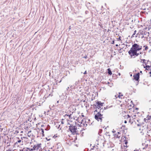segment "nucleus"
Returning a JSON list of instances; mask_svg holds the SVG:
<instances>
[{
  "instance_id": "33",
  "label": "nucleus",
  "mask_w": 151,
  "mask_h": 151,
  "mask_svg": "<svg viewBox=\"0 0 151 151\" xmlns=\"http://www.w3.org/2000/svg\"><path fill=\"white\" fill-rule=\"evenodd\" d=\"M118 40H121V39H120V37L119 38Z\"/></svg>"
},
{
  "instance_id": "30",
  "label": "nucleus",
  "mask_w": 151,
  "mask_h": 151,
  "mask_svg": "<svg viewBox=\"0 0 151 151\" xmlns=\"http://www.w3.org/2000/svg\"><path fill=\"white\" fill-rule=\"evenodd\" d=\"M7 151H12L11 150L9 149L8 150H7Z\"/></svg>"
},
{
  "instance_id": "11",
  "label": "nucleus",
  "mask_w": 151,
  "mask_h": 151,
  "mask_svg": "<svg viewBox=\"0 0 151 151\" xmlns=\"http://www.w3.org/2000/svg\"><path fill=\"white\" fill-rule=\"evenodd\" d=\"M107 70L108 71V73L110 75H111L112 74L111 71V69L110 68H108L107 69Z\"/></svg>"
},
{
  "instance_id": "12",
  "label": "nucleus",
  "mask_w": 151,
  "mask_h": 151,
  "mask_svg": "<svg viewBox=\"0 0 151 151\" xmlns=\"http://www.w3.org/2000/svg\"><path fill=\"white\" fill-rule=\"evenodd\" d=\"M124 138L125 139L124 140V144L126 145H127V144L128 143V142H127V140H126V138L125 137H124ZM126 147H127V145L126 146Z\"/></svg>"
},
{
  "instance_id": "47",
  "label": "nucleus",
  "mask_w": 151,
  "mask_h": 151,
  "mask_svg": "<svg viewBox=\"0 0 151 151\" xmlns=\"http://www.w3.org/2000/svg\"><path fill=\"white\" fill-rule=\"evenodd\" d=\"M115 97H116V98H117V97H116V95H115Z\"/></svg>"
},
{
  "instance_id": "43",
  "label": "nucleus",
  "mask_w": 151,
  "mask_h": 151,
  "mask_svg": "<svg viewBox=\"0 0 151 151\" xmlns=\"http://www.w3.org/2000/svg\"><path fill=\"white\" fill-rule=\"evenodd\" d=\"M83 120H82V122H81V124L83 123Z\"/></svg>"
},
{
  "instance_id": "8",
  "label": "nucleus",
  "mask_w": 151,
  "mask_h": 151,
  "mask_svg": "<svg viewBox=\"0 0 151 151\" xmlns=\"http://www.w3.org/2000/svg\"><path fill=\"white\" fill-rule=\"evenodd\" d=\"M31 149L28 148H24L20 151H31Z\"/></svg>"
},
{
  "instance_id": "2",
  "label": "nucleus",
  "mask_w": 151,
  "mask_h": 151,
  "mask_svg": "<svg viewBox=\"0 0 151 151\" xmlns=\"http://www.w3.org/2000/svg\"><path fill=\"white\" fill-rule=\"evenodd\" d=\"M102 110V109H101L100 111L98 112L97 114L95 115V118L96 119L100 122H101L102 121V119L104 118L103 116V114H101V111L103 112V111Z\"/></svg>"
},
{
  "instance_id": "24",
  "label": "nucleus",
  "mask_w": 151,
  "mask_h": 151,
  "mask_svg": "<svg viewBox=\"0 0 151 151\" xmlns=\"http://www.w3.org/2000/svg\"><path fill=\"white\" fill-rule=\"evenodd\" d=\"M112 132L113 133H115L116 132V131H115V130H114V129H113V130L112 131Z\"/></svg>"
},
{
  "instance_id": "34",
  "label": "nucleus",
  "mask_w": 151,
  "mask_h": 151,
  "mask_svg": "<svg viewBox=\"0 0 151 151\" xmlns=\"http://www.w3.org/2000/svg\"><path fill=\"white\" fill-rule=\"evenodd\" d=\"M96 111V112H97V110H95V111H94L95 112Z\"/></svg>"
},
{
  "instance_id": "27",
  "label": "nucleus",
  "mask_w": 151,
  "mask_h": 151,
  "mask_svg": "<svg viewBox=\"0 0 151 151\" xmlns=\"http://www.w3.org/2000/svg\"><path fill=\"white\" fill-rule=\"evenodd\" d=\"M31 132V130H30L28 132V134H29Z\"/></svg>"
},
{
  "instance_id": "41",
  "label": "nucleus",
  "mask_w": 151,
  "mask_h": 151,
  "mask_svg": "<svg viewBox=\"0 0 151 151\" xmlns=\"http://www.w3.org/2000/svg\"><path fill=\"white\" fill-rule=\"evenodd\" d=\"M142 71H140V73H142Z\"/></svg>"
},
{
  "instance_id": "18",
  "label": "nucleus",
  "mask_w": 151,
  "mask_h": 151,
  "mask_svg": "<svg viewBox=\"0 0 151 151\" xmlns=\"http://www.w3.org/2000/svg\"><path fill=\"white\" fill-rule=\"evenodd\" d=\"M144 47H145V50H147L148 49V47L147 46H144Z\"/></svg>"
},
{
  "instance_id": "42",
  "label": "nucleus",
  "mask_w": 151,
  "mask_h": 151,
  "mask_svg": "<svg viewBox=\"0 0 151 151\" xmlns=\"http://www.w3.org/2000/svg\"><path fill=\"white\" fill-rule=\"evenodd\" d=\"M58 102H59V101H57V103H58Z\"/></svg>"
},
{
  "instance_id": "44",
  "label": "nucleus",
  "mask_w": 151,
  "mask_h": 151,
  "mask_svg": "<svg viewBox=\"0 0 151 151\" xmlns=\"http://www.w3.org/2000/svg\"><path fill=\"white\" fill-rule=\"evenodd\" d=\"M140 54H142V53L141 52H140Z\"/></svg>"
},
{
  "instance_id": "23",
  "label": "nucleus",
  "mask_w": 151,
  "mask_h": 151,
  "mask_svg": "<svg viewBox=\"0 0 151 151\" xmlns=\"http://www.w3.org/2000/svg\"><path fill=\"white\" fill-rule=\"evenodd\" d=\"M83 58H85L86 59L87 58V55H86L84 57H83Z\"/></svg>"
},
{
  "instance_id": "26",
  "label": "nucleus",
  "mask_w": 151,
  "mask_h": 151,
  "mask_svg": "<svg viewBox=\"0 0 151 151\" xmlns=\"http://www.w3.org/2000/svg\"><path fill=\"white\" fill-rule=\"evenodd\" d=\"M83 73L84 74H85L87 73L86 71Z\"/></svg>"
},
{
  "instance_id": "5",
  "label": "nucleus",
  "mask_w": 151,
  "mask_h": 151,
  "mask_svg": "<svg viewBox=\"0 0 151 151\" xmlns=\"http://www.w3.org/2000/svg\"><path fill=\"white\" fill-rule=\"evenodd\" d=\"M137 51H129L128 52V53L132 57V56H134L135 55L136 56H137L139 54L138 53H137Z\"/></svg>"
},
{
  "instance_id": "25",
  "label": "nucleus",
  "mask_w": 151,
  "mask_h": 151,
  "mask_svg": "<svg viewBox=\"0 0 151 151\" xmlns=\"http://www.w3.org/2000/svg\"><path fill=\"white\" fill-rule=\"evenodd\" d=\"M66 115H67L66 114ZM67 116H68L69 117V118H70V116H71V114H70V115H67Z\"/></svg>"
},
{
  "instance_id": "21",
  "label": "nucleus",
  "mask_w": 151,
  "mask_h": 151,
  "mask_svg": "<svg viewBox=\"0 0 151 151\" xmlns=\"http://www.w3.org/2000/svg\"><path fill=\"white\" fill-rule=\"evenodd\" d=\"M134 151H141L139 149H139L137 150V149H136V150H134Z\"/></svg>"
},
{
  "instance_id": "16",
  "label": "nucleus",
  "mask_w": 151,
  "mask_h": 151,
  "mask_svg": "<svg viewBox=\"0 0 151 151\" xmlns=\"http://www.w3.org/2000/svg\"><path fill=\"white\" fill-rule=\"evenodd\" d=\"M41 130H42L41 133L42 134L43 136H44V129H41Z\"/></svg>"
},
{
  "instance_id": "9",
  "label": "nucleus",
  "mask_w": 151,
  "mask_h": 151,
  "mask_svg": "<svg viewBox=\"0 0 151 151\" xmlns=\"http://www.w3.org/2000/svg\"><path fill=\"white\" fill-rule=\"evenodd\" d=\"M120 133L119 132H118L117 133L115 134H114V137L116 138H120V136L119 135V134Z\"/></svg>"
},
{
  "instance_id": "49",
  "label": "nucleus",
  "mask_w": 151,
  "mask_h": 151,
  "mask_svg": "<svg viewBox=\"0 0 151 151\" xmlns=\"http://www.w3.org/2000/svg\"><path fill=\"white\" fill-rule=\"evenodd\" d=\"M150 44H151V41L150 42Z\"/></svg>"
},
{
  "instance_id": "31",
  "label": "nucleus",
  "mask_w": 151,
  "mask_h": 151,
  "mask_svg": "<svg viewBox=\"0 0 151 151\" xmlns=\"http://www.w3.org/2000/svg\"><path fill=\"white\" fill-rule=\"evenodd\" d=\"M28 137H31V134L29 135V134H28Z\"/></svg>"
},
{
  "instance_id": "15",
  "label": "nucleus",
  "mask_w": 151,
  "mask_h": 151,
  "mask_svg": "<svg viewBox=\"0 0 151 151\" xmlns=\"http://www.w3.org/2000/svg\"><path fill=\"white\" fill-rule=\"evenodd\" d=\"M147 34V36H149V32H146V33L145 32H144L143 33H142V34L144 35H146Z\"/></svg>"
},
{
  "instance_id": "51",
  "label": "nucleus",
  "mask_w": 151,
  "mask_h": 151,
  "mask_svg": "<svg viewBox=\"0 0 151 151\" xmlns=\"http://www.w3.org/2000/svg\"><path fill=\"white\" fill-rule=\"evenodd\" d=\"M8 146H9V144H8Z\"/></svg>"
},
{
  "instance_id": "3",
  "label": "nucleus",
  "mask_w": 151,
  "mask_h": 151,
  "mask_svg": "<svg viewBox=\"0 0 151 151\" xmlns=\"http://www.w3.org/2000/svg\"><path fill=\"white\" fill-rule=\"evenodd\" d=\"M142 46L139 45L135 43L132 45V47L129 51H138L142 49Z\"/></svg>"
},
{
  "instance_id": "20",
  "label": "nucleus",
  "mask_w": 151,
  "mask_h": 151,
  "mask_svg": "<svg viewBox=\"0 0 151 151\" xmlns=\"http://www.w3.org/2000/svg\"><path fill=\"white\" fill-rule=\"evenodd\" d=\"M102 140H100V139H98V145H99V144L100 145H101V144L100 143V142H101V141Z\"/></svg>"
},
{
  "instance_id": "50",
  "label": "nucleus",
  "mask_w": 151,
  "mask_h": 151,
  "mask_svg": "<svg viewBox=\"0 0 151 151\" xmlns=\"http://www.w3.org/2000/svg\"><path fill=\"white\" fill-rule=\"evenodd\" d=\"M69 88L68 87V88H67V90H68V88Z\"/></svg>"
},
{
  "instance_id": "22",
  "label": "nucleus",
  "mask_w": 151,
  "mask_h": 151,
  "mask_svg": "<svg viewBox=\"0 0 151 151\" xmlns=\"http://www.w3.org/2000/svg\"><path fill=\"white\" fill-rule=\"evenodd\" d=\"M63 120L64 119H62L61 123L62 124H63L64 123V122H63Z\"/></svg>"
},
{
  "instance_id": "17",
  "label": "nucleus",
  "mask_w": 151,
  "mask_h": 151,
  "mask_svg": "<svg viewBox=\"0 0 151 151\" xmlns=\"http://www.w3.org/2000/svg\"><path fill=\"white\" fill-rule=\"evenodd\" d=\"M136 32H137V31H136V30L134 31V32L133 34H132V37H134V35L136 34Z\"/></svg>"
},
{
  "instance_id": "39",
  "label": "nucleus",
  "mask_w": 151,
  "mask_h": 151,
  "mask_svg": "<svg viewBox=\"0 0 151 151\" xmlns=\"http://www.w3.org/2000/svg\"><path fill=\"white\" fill-rule=\"evenodd\" d=\"M150 51H151V49L149 50V52H150Z\"/></svg>"
},
{
  "instance_id": "4",
  "label": "nucleus",
  "mask_w": 151,
  "mask_h": 151,
  "mask_svg": "<svg viewBox=\"0 0 151 151\" xmlns=\"http://www.w3.org/2000/svg\"><path fill=\"white\" fill-rule=\"evenodd\" d=\"M41 144L40 143L39 144L35 145L34 146L33 148L31 149V150H37L39 149L40 151V149H41Z\"/></svg>"
},
{
  "instance_id": "35",
  "label": "nucleus",
  "mask_w": 151,
  "mask_h": 151,
  "mask_svg": "<svg viewBox=\"0 0 151 151\" xmlns=\"http://www.w3.org/2000/svg\"><path fill=\"white\" fill-rule=\"evenodd\" d=\"M144 37V36H143L142 37V38H143Z\"/></svg>"
},
{
  "instance_id": "37",
  "label": "nucleus",
  "mask_w": 151,
  "mask_h": 151,
  "mask_svg": "<svg viewBox=\"0 0 151 151\" xmlns=\"http://www.w3.org/2000/svg\"><path fill=\"white\" fill-rule=\"evenodd\" d=\"M102 142H102V144H104V141H103H103H102Z\"/></svg>"
},
{
  "instance_id": "52",
  "label": "nucleus",
  "mask_w": 151,
  "mask_h": 151,
  "mask_svg": "<svg viewBox=\"0 0 151 151\" xmlns=\"http://www.w3.org/2000/svg\"><path fill=\"white\" fill-rule=\"evenodd\" d=\"M8 146H9V144H8Z\"/></svg>"
},
{
  "instance_id": "45",
  "label": "nucleus",
  "mask_w": 151,
  "mask_h": 151,
  "mask_svg": "<svg viewBox=\"0 0 151 151\" xmlns=\"http://www.w3.org/2000/svg\"><path fill=\"white\" fill-rule=\"evenodd\" d=\"M61 81V80H60V81L59 83H60Z\"/></svg>"
},
{
  "instance_id": "48",
  "label": "nucleus",
  "mask_w": 151,
  "mask_h": 151,
  "mask_svg": "<svg viewBox=\"0 0 151 151\" xmlns=\"http://www.w3.org/2000/svg\"><path fill=\"white\" fill-rule=\"evenodd\" d=\"M107 83H108V84H109V83H109V82H108Z\"/></svg>"
},
{
  "instance_id": "7",
  "label": "nucleus",
  "mask_w": 151,
  "mask_h": 151,
  "mask_svg": "<svg viewBox=\"0 0 151 151\" xmlns=\"http://www.w3.org/2000/svg\"><path fill=\"white\" fill-rule=\"evenodd\" d=\"M97 106L96 107L98 109H99L101 108V107L103 105V103H101L100 101H97Z\"/></svg>"
},
{
  "instance_id": "6",
  "label": "nucleus",
  "mask_w": 151,
  "mask_h": 151,
  "mask_svg": "<svg viewBox=\"0 0 151 151\" xmlns=\"http://www.w3.org/2000/svg\"><path fill=\"white\" fill-rule=\"evenodd\" d=\"M134 79L137 81H139V73H138L133 75Z\"/></svg>"
},
{
  "instance_id": "14",
  "label": "nucleus",
  "mask_w": 151,
  "mask_h": 151,
  "mask_svg": "<svg viewBox=\"0 0 151 151\" xmlns=\"http://www.w3.org/2000/svg\"><path fill=\"white\" fill-rule=\"evenodd\" d=\"M123 96V95L121 94L120 93H119V95L118 96V97L120 98H122V97Z\"/></svg>"
},
{
  "instance_id": "1",
  "label": "nucleus",
  "mask_w": 151,
  "mask_h": 151,
  "mask_svg": "<svg viewBox=\"0 0 151 151\" xmlns=\"http://www.w3.org/2000/svg\"><path fill=\"white\" fill-rule=\"evenodd\" d=\"M69 129L73 134H78V129L75 125L71 124L69 127Z\"/></svg>"
},
{
  "instance_id": "36",
  "label": "nucleus",
  "mask_w": 151,
  "mask_h": 151,
  "mask_svg": "<svg viewBox=\"0 0 151 151\" xmlns=\"http://www.w3.org/2000/svg\"><path fill=\"white\" fill-rule=\"evenodd\" d=\"M116 46L117 47V46H118V45L117 44H116Z\"/></svg>"
},
{
  "instance_id": "46",
  "label": "nucleus",
  "mask_w": 151,
  "mask_h": 151,
  "mask_svg": "<svg viewBox=\"0 0 151 151\" xmlns=\"http://www.w3.org/2000/svg\"><path fill=\"white\" fill-rule=\"evenodd\" d=\"M132 76V74H131V75H130V76Z\"/></svg>"
},
{
  "instance_id": "32",
  "label": "nucleus",
  "mask_w": 151,
  "mask_h": 151,
  "mask_svg": "<svg viewBox=\"0 0 151 151\" xmlns=\"http://www.w3.org/2000/svg\"><path fill=\"white\" fill-rule=\"evenodd\" d=\"M127 121H124V123H127Z\"/></svg>"
},
{
  "instance_id": "28",
  "label": "nucleus",
  "mask_w": 151,
  "mask_h": 151,
  "mask_svg": "<svg viewBox=\"0 0 151 151\" xmlns=\"http://www.w3.org/2000/svg\"><path fill=\"white\" fill-rule=\"evenodd\" d=\"M114 41H112V44H114Z\"/></svg>"
},
{
  "instance_id": "29",
  "label": "nucleus",
  "mask_w": 151,
  "mask_h": 151,
  "mask_svg": "<svg viewBox=\"0 0 151 151\" xmlns=\"http://www.w3.org/2000/svg\"><path fill=\"white\" fill-rule=\"evenodd\" d=\"M150 76L151 77V71L150 72Z\"/></svg>"
},
{
  "instance_id": "10",
  "label": "nucleus",
  "mask_w": 151,
  "mask_h": 151,
  "mask_svg": "<svg viewBox=\"0 0 151 151\" xmlns=\"http://www.w3.org/2000/svg\"><path fill=\"white\" fill-rule=\"evenodd\" d=\"M144 68H145V69L147 70H149L150 69V66L149 65H146L145 66H144Z\"/></svg>"
},
{
  "instance_id": "13",
  "label": "nucleus",
  "mask_w": 151,
  "mask_h": 151,
  "mask_svg": "<svg viewBox=\"0 0 151 151\" xmlns=\"http://www.w3.org/2000/svg\"><path fill=\"white\" fill-rule=\"evenodd\" d=\"M50 126L49 125H48L47 126L46 128L45 129V130H48L50 129Z\"/></svg>"
},
{
  "instance_id": "40",
  "label": "nucleus",
  "mask_w": 151,
  "mask_h": 151,
  "mask_svg": "<svg viewBox=\"0 0 151 151\" xmlns=\"http://www.w3.org/2000/svg\"><path fill=\"white\" fill-rule=\"evenodd\" d=\"M128 116L129 117H130V116L129 115H128Z\"/></svg>"
},
{
  "instance_id": "19",
  "label": "nucleus",
  "mask_w": 151,
  "mask_h": 151,
  "mask_svg": "<svg viewBox=\"0 0 151 151\" xmlns=\"http://www.w3.org/2000/svg\"><path fill=\"white\" fill-rule=\"evenodd\" d=\"M21 140L20 139H19L17 141L16 143H15V144H16V143H20L21 142Z\"/></svg>"
},
{
  "instance_id": "38",
  "label": "nucleus",
  "mask_w": 151,
  "mask_h": 151,
  "mask_svg": "<svg viewBox=\"0 0 151 151\" xmlns=\"http://www.w3.org/2000/svg\"><path fill=\"white\" fill-rule=\"evenodd\" d=\"M143 62H145V59H144V60H143Z\"/></svg>"
}]
</instances>
